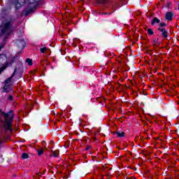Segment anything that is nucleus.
<instances>
[{
  "label": "nucleus",
  "mask_w": 179,
  "mask_h": 179,
  "mask_svg": "<svg viewBox=\"0 0 179 179\" xmlns=\"http://www.w3.org/2000/svg\"><path fill=\"white\" fill-rule=\"evenodd\" d=\"M12 17H5L2 20V24L0 27V40L5 41L8 38V36L12 33Z\"/></svg>",
  "instance_id": "nucleus-1"
},
{
  "label": "nucleus",
  "mask_w": 179,
  "mask_h": 179,
  "mask_svg": "<svg viewBox=\"0 0 179 179\" xmlns=\"http://www.w3.org/2000/svg\"><path fill=\"white\" fill-rule=\"evenodd\" d=\"M3 48V45L0 46V51ZM16 59V57L13 56H6V55H0V66L2 67L0 68V75L8 68V66H10L15 62Z\"/></svg>",
  "instance_id": "nucleus-2"
},
{
  "label": "nucleus",
  "mask_w": 179,
  "mask_h": 179,
  "mask_svg": "<svg viewBox=\"0 0 179 179\" xmlns=\"http://www.w3.org/2000/svg\"><path fill=\"white\" fill-rule=\"evenodd\" d=\"M5 120L3 123V129L6 131H12V122L13 121V112L10 111L8 113H3Z\"/></svg>",
  "instance_id": "nucleus-3"
},
{
  "label": "nucleus",
  "mask_w": 179,
  "mask_h": 179,
  "mask_svg": "<svg viewBox=\"0 0 179 179\" xmlns=\"http://www.w3.org/2000/svg\"><path fill=\"white\" fill-rule=\"evenodd\" d=\"M13 76H15V73H13L10 77L6 80L3 89L4 92H10V90H12V85H13Z\"/></svg>",
  "instance_id": "nucleus-4"
},
{
  "label": "nucleus",
  "mask_w": 179,
  "mask_h": 179,
  "mask_svg": "<svg viewBox=\"0 0 179 179\" xmlns=\"http://www.w3.org/2000/svg\"><path fill=\"white\" fill-rule=\"evenodd\" d=\"M16 44L19 48L21 50H23L24 48V46L26 45V43L23 39L17 40L16 41Z\"/></svg>",
  "instance_id": "nucleus-5"
},
{
  "label": "nucleus",
  "mask_w": 179,
  "mask_h": 179,
  "mask_svg": "<svg viewBox=\"0 0 179 179\" xmlns=\"http://www.w3.org/2000/svg\"><path fill=\"white\" fill-rule=\"evenodd\" d=\"M24 2H26V0H17V1L15 2L16 9L21 8Z\"/></svg>",
  "instance_id": "nucleus-6"
},
{
  "label": "nucleus",
  "mask_w": 179,
  "mask_h": 179,
  "mask_svg": "<svg viewBox=\"0 0 179 179\" xmlns=\"http://www.w3.org/2000/svg\"><path fill=\"white\" fill-rule=\"evenodd\" d=\"M158 30L161 31L162 37H164V38H167L169 34L167 33V31H166V29L159 27L158 28Z\"/></svg>",
  "instance_id": "nucleus-7"
},
{
  "label": "nucleus",
  "mask_w": 179,
  "mask_h": 179,
  "mask_svg": "<svg viewBox=\"0 0 179 179\" xmlns=\"http://www.w3.org/2000/svg\"><path fill=\"white\" fill-rule=\"evenodd\" d=\"M165 17H166V20H169V21L173 20V13L167 12L165 15Z\"/></svg>",
  "instance_id": "nucleus-8"
},
{
  "label": "nucleus",
  "mask_w": 179,
  "mask_h": 179,
  "mask_svg": "<svg viewBox=\"0 0 179 179\" xmlns=\"http://www.w3.org/2000/svg\"><path fill=\"white\" fill-rule=\"evenodd\" d=\"M115 134L117 138H124V136H125L124 131H116Z\"/></svg>",
  "instance_id": "nucleus-9"
},
{
  "label": "nucleus",
  "mask_w": 179,
  "mask_h": 179,
  "mask_svg": "<svg viewBox=\"0 0 179 179\" xmlns=\"http://www.w3.org/2000/svg\"><path fill=\"white\" fill-rule=\"evenodd\" d=\"M156 23H160V20H159L157 17L153 18L152 21L151 22L152 26H155Z\"/></svg>",
  "instance_id": "nucleus-10"
},
{
  "label": "nucleus",
  "mask_w": 179,
  "mask_h": 179,
  "mask_svg": "<svg viewBox=\"0 0 179 179\" xmlns=\"http://www.w3.org/2000/svg\"><path fill=\"white\" fill-rule=\"evenodd\" d=\"M37 153L38 156H41V155L44 153V150H43V148L37 150Z\"/></svg>",
  "instance_id": "nucleus-11"
},
{
  "label": "nucleus",
  "mask_w": 179,
  "mask_h": 179,
  "mask_svg": "<svg viewBox=\"0 0 179 179\" xmlns=\"http://www.w3.org/2000/svg\"><path fill=\"white\" fill-rule=\"evenodd\" d=\"M59 154V150H55L52 152L53 157H58Z\"/></svg>",
  "instance_id": "nucleus-12"
},
{
  "label": "nucleus",
  "mask_w": 179,
  "mask_h": 179,
  "mask_svg": "<svg viewBox=\"0 0 179 179\" xmlns=\"http://www.w3.org/2000/svg\"><path fill=\"white\" fill-rule=\"evenodd\" d=\"M96 3H106L107 0H96Z\"/></svg>",
  "instance_id": "nucleus-13"
},
{
  "label": "nucleus",
  "mask_w": 179,
  "mask_h": 179,
  "mask_svg": "<svg viewBox=\"0 0 179 179\" xmlns=\"http://www.w3.org/2000/svg\"><path fill=\"white\" fill-rule=\"evenodd\" d=\"M26 62H27L28 65H33V60L31 59H27Z\"/></svg>",
  "instance_id": "nucleus-14"
},
{
  "label": "nucleus",
  "mask_w": 179,
  "mask_h": 179,
  "mask_svg": "<svg viewBox=\"0 0 179 179\" xmlns=\"http://www.w3.org/2000/svg\"><path fill=\"white\" fill-rule=\"evenodd\" d=\"M22 159H29V155H27V153H23L22 155Z\"/></svg>",
  "instance_id": "nucleus-15"
},
{
  "label": "nucleus",
  "mask_w": 179,
  "mask_h": 179,
  "mask_svg": "<svg viewBox=\"0 0 179 179\" xmlns=\"http://www.w3.org/2000/svg\"><path fill=\"white\" fill-rule=\"evenodd\" d=\"M147 31L150 36L153 35V30H152V29H148Z\"/></svg>",
  "instance_id": "nucleus-16"
},
{
  "label": "nucleus",
  "mask_w": 179,
  "mask_h": 179,
  "mask_svg": "<svg viewBox=\"0 0 179 179\" xmlns=\"http://www.w3.org/2000/svg\"><path fill=\"white\" fill-rule=\"evenodd\" d=\"M46 51H47V48H41V52H45Z\"/></svg>",
  "instance_id": "nucleus-17"
},
{
  "label": "nucleus",
  "mask_w": 179,
  "mask_h": 179,
  "mask_svg": "<svg viewBox=\"0 0 179 179\" xmlns=\"http://www.w3.org/2000/svg\"><path fill=\"white\" fill-rule=\"evenodd\" d=\"M37 2H40V0H32L31 3H36Z\"/></svg>",
  "instance_id": "nucleus-18"
},
{
  "label": "nucleus",
  "mask_w": 179,
  "mask_h": 179,
  "mask_svg": "<svg viewBox=\"0 0 179 179\" xmlns=\"http://www.w3.org/2000/svg\"><path fill=\"white\" fill-rule=\"evenodd\" d=\"M159 27L162 29V27H163V26H166V23H161L160 24H159Z\"/></svg>",
  "instance_id": "nucleus-19"
},
{
  "label": "nucleus",
  "mask_w": 179,
  "mask_h": 179,
  "mask_svg": "<svg viewBox=\"0 0 179 179\" xmlns=\"http://www.w3.org/2000/svg\"><path fill=\"white\" fill-rule=\"evenodd\" d=\"M8 100H13V96H12V95H10L8 96Z\"/></svg>",
  "instance_id": "nucleus-20"
},
{
  "label": "nucleus",
  "mask_w": 179,
  "mask_h": 179,
  "mask_svg": "<svg viewBox=\"0 0 179 179\" xmlns=\"http://www.w3.org/2000/svg\"><path fill=\"white\" fill-rule=\"evenodd\" d=\"M0 143H1V141H0Z\"/></svg>",
  "instance_id": "nucleus-21"
}]
</instances>
